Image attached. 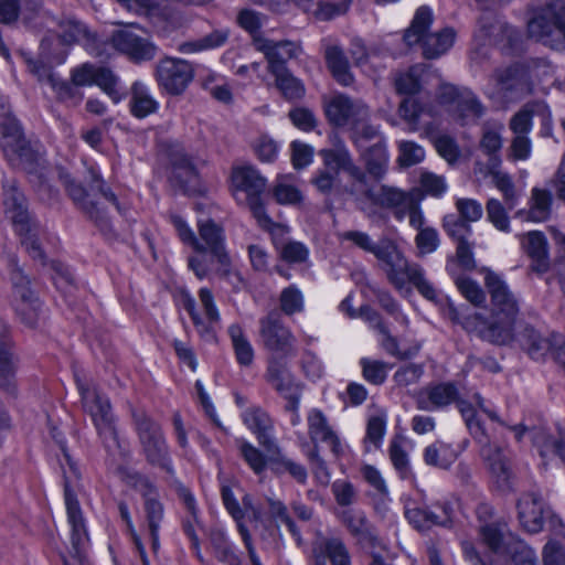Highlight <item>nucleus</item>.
<instances>
[{
    "instance_id": "1",
    "label": "nucleus",
    "mask_w": 565,
    "mask_h": 565,
    "mask_svg": "<svg viewBox=\"0 0 565 565\" xmlns=\"http://www.w3.org/2000/svg\"><path fill=\"white\" fill-rule=\"evenodd\" d=\"M484 285L491 297L492 321L479 315L465 318L462 324L469 332L497 343H509L513 338V327L519 313V301L504 279L497 273L484 269Z\"/></svg>"
},
{
    "instance_id": "2",
    "label": "nucleus",
    "mask_w": 565,
    "mask_h": 565,
    "mask_svg": "<svg viewBox=\"0 0 565 565\" xmlns=\"http://www.w3.org/2000/svg\"><path fill=\"white\" fill-rule=\"evenodd\" d=\"M324 168L317 172L312 184L321 193H330L338 180L339 173L344 172L352 181L347 189L351 195L360 193V186L366 183V172L355 163L350 150L343 142L332 149H322L319 152Z\"/></svg>"
},
{
    "instance_id": "3",
    "label": "nucleus",
    "mask_w": 565,
    "mask_h": 565,
    "mask_svg": "<svg viewBox=\"0 0 565 565\" xmlns=\"http://www.w3.org/2000/svg\"><path fill=\"white\" fill-rule=\"evenodd\" d=\"M3 190L4 212L12 221L17 234L21 237V244L32 258L44 264L45 257L38 243L40 228L26 210L24 195L17 188L14 180H8L3 184Z\"/></svg>"
},
{
    "instance_id": "4",
    "label": "nucleus",
    "mask_w": 565,
    "mask_h": 565,
    "mask_svg": "<svg viewBox=\"0 0 565 565\" xmlns=\"http://www.w3.org/2000/svg\"><path fill=\"white\" fill-rule=\"evenodd\" d=\"M433 18V11L429 7H419L404 34V41L408 46L422 44L423 54L426 58L439 57L452 46L455 40V32L449 28L428 33Z\"/></svg>"
},
{
    "instance_id": "5",
    "label": "nucleus",
    "mask_w": 565,
    "mask_h": 565,
    "mask_svg": "<svg viewBox=\"0 0 565 565\" xmlns=\"http://www.w3.org/2000/svg\"><path fill=\"white\" fill-rule=\"evenodd\" d=\"M60 466L64 478V501L67 512V520L72 529V544L76 552L86 539L85 521L79 502L75 494V488L81 479V471L77 462L71 457L65 447H62Z\"/></svg>"
},
{
    "instance_id": "6",
    "label": "nucleus",
    "mask_w": 565,
    "mask_h": 565,
    "mask_svg": "<svg viewBox=\"0 0 565 565\" xmlns=\"http://www.w3.org/2000/svg\"><path fill=\"white\" fill-rule=\"evenodd\" d=\"M232 182L236 201L247 205L258 224L268 228L270 218L266 214L262 201V194L266 189V179L253 167H239L234 169Z\"/></svg>"
},
{
    "instance_id": "7",
    "label": "nucleus",
    "mask_w": 565,
    "mask_h": 565,
    "mask_svg": "<svg viewBox=\"0 0 565 565\" xmlns=\"http://www.w3.org/2000/svg\"><path fill=\"white\" fill-rule=\"evenodd\" d=\"M143 454L149 463L157 466L170 475L173 467L168 451L166 439L159 425L152 422L143 412L132 413Z\"/></svg>"
},
{
    "instance_id": "8",
    "label": "nucleus",
    "mask_w": 565,
    "mask_h": 565,
    "mask_svg": "<svg viewBox=\"0 0 565 565\" xmlns=\"http://www.w3.org/2000/svg\"><path fill=\"white\" fill-rule=\"evenodd\" d=\"M529 35L547 45L558 44L565 40V6L551 3L542 8L527 22Z\"/></svg>"
},
{
    "instance_id": "9",
    "label": "nucleus",
    "mask_w": 565,
    "mask_h": 565,
    "mask_svg": "<svg viewBox=\"0 0 565 565\" xmlns=\"http://www.w3.org/2000/svg\"><path fill=\"white\" fill-rule=\"evenodd\" d=\"M83 409L92 418L98 435L106 441L117 443L115 418L107 396L78 382Z\"/></svg>"
},
{
    "instance_id": "10",
    "label": "nucleus",
    "mask_w": 565,
    "mask_h": 565,
    "mask_svg": "<svg viewBox=\"0 0 565 565\" xmlns=\"http://www.w3.org/2000/svg\"><path fill=\"white\" fill-rule=\"evenodd\" d=\"M324 113L332 126L348 130L371 118V109L366 103L342 93L334 94L326 102Z\"/></svg>"
},
{
    "instance_id": "11",
    "label": "nucleus",
    "mask_w": 565,
    "mask_h": 565,
    "mask_svg": "<svg viewBox=\"0 0 565 565\" xmlns=\"http://www.w3.org/2000/svg\"><path fill=\"white\" fill-rule=\"evenodd\" d=\"M437 98L461 125L476 121L483 114L481 103L477 96L466 87L459 88L451 84H441L438 89Z\"/></svg>"
},
{
    "instance_id": "12",
    "label": "nucleus",
    "mask_w": 565,
    "mask_h": 565,
    "mask_svg": "<svg viewBox=\"0 0 565 565\" xmlns=\"http://www.w3.org/2000/svg\"><path fill=\"white\" fill-rule=\"evenodd\" d=\"M1 147L6 158L12 164H20L30 156L26 141L17 119L11 115L9 100L0 95Z\"/></svg>"
},
{
    "instance_id": "13",
    "label": "nucleus",
    "mask_w": 565,
    "mask_h": 565,
    "mask_svg": "<svg viewBox=\"0 0 565 565\" xmlns=\"http://www.w3.org/2000/svg\"><path fill=\"white\" fill-rule=\"evenodd\" d=\"M259 343L271 353L292 356L296 353V337L276 313L259 320Z\"/></svg>"
},
{
    "instance_id": "14",
    "label": "nucleus",
    "mask_w": 565,
    "mask_h": 565,
    "mask_svg": "<svg viewBox=\"0 0 565 565\" xmlns=\"http://www.w3.org/2000/svg\"><path fill=\"white\" fill-rule=\"evenodd\" d=\"M381 268L385 271L387 280L398 291L407 290V285L414 276L418 275L420 266L412 264L399 250L396 244L391 241L377 257Z\"/></svg>"
},
{
    "instance_id": "15",
    "label": "nucleus",
    "mask_w": 565,
    "mask_h": 565,
    "mask_svg": "<svg viewBox=\"0 0 565 565\" xmlns=\"http://www.w3.org/2000/svg\"><path fill=\"white\" fill-rule=\"evenodd\" d=\"M194 77L192 65L181 58L167 57L161 60L156 68L158 86L167 94L178 96L183 94Z\"/></svg>"
},
{
    "instance_id": "16",
    "label": "nucleus",
    "mask_w": 565,
    "mask_h": 565,
    "mask_svg": "<svg viewBox=\"0 0 565 565\" xmlns=\"http://www.w3.org/2000/svg\"><path fill=\"white\" fill-rule=\"evenodd\" d=\"M265 379L267 383L295 409L300 403L302 384L296 380L285 361L273 356L268 360Z\"/></svg>"
},
{
    "instance_id": "17",
    "label": "nucleus",
    "mask_w": 565,
    "mask_h": 565,
    "mask_svg": "<svg viewBox=\"0 0 565 565\" xmlns=\"http://www.w3.org/2000/svg\"><path fill=\"white\" fill-rule=\"evenodd\" d=\"M12 280L15 311L25 326L33 328L42 313L41 302L31 290L29 280L20 271L14 274Z\"/></svg>"
},
{
    "instance_id": "18",
    "label": "nucleus",
    "mask_w": 565,
    "mask_h": 565,
    "mask_svg": "<svg viewBox=\"0 0 565 565\" xmlns=\"http://www.w3.org/2000/svg\"><path fill=\"white\" fill-rule=\"evenodd\" d=\"M198 227L200 238L204 243L202 244L203 247H205V249L216 258L221 266V275L230 276L232 274L230 268L231 260L225 250V235L223 227L209 218L199 220Z\"/></svg>"
},
{
    "instance_id": "19",
    "label": "nucleus",
    "mask_w": 565,
    "mask_h": 565,
    "mask_svg": "<svg viewBox=\"0 0 565 565\" xmlns=\"http://www.w3.org/2000/svg\"><path fill=\"white\" fill-rule=\"evenodd\" d=\"M255 49L262 52L268 62V72L275 73L286 70V62L298 57L302 49L290 41L274 42L264 36H255Z\"/></svg>"
},
{
    "instance_id": "20",
    "label": "nucleus",
    "mask_w": 565,
    "mask_h": 565,
    "mask_svg": "<svg viewBox=\"0 0 565 565\" xmlns=\"http://www.w3.org/2000/svg\"><path fill=\"white\" fill-rule=\"evenodd\" d=\"M550 514L540 493L526 492L518 501V516L524 531L535 534L542 531Z\"/></svg>"
},
{
    "instance_id": "21",
    "label": "nucleus",
    "mask_w": 565,
    "mask_h": 565,
    "mask_svg": "<svg viewBox=\"0 0 565 565\" xmlns=\"http://www.w3.org/2000/svg\"><path fill=\"white\" fill-rule=\"evenodd\" d=\"M242 419L247 428L257 436L258 443L268 454H279V446L270 434L271 419L263 408L258 406L246 408L242 414Z\"/></svg>"
},
{
    "instance_id": "22",
    "label": "nucleus",
    "mask_w": 565,
    "mask_h": 565,
    "mask_svg": "<svg viewBox=\"0 0 565 565\" xmlns=\"http://www.w3.org/2000/svg\"><path fill=\"white\" fill-rule=\"evenodd\" d=\"M308 435L318 448V443L327 444L332 454L339 457L343 452V447L337 433L330 426L327 416L318 408H312L307 416Z\"/></svg>"
},
{
    "instance_id": "23",
    "label": "nucleus",
    "mask_w": 565,
    "mask_h": 565,
    "mask_svg": "<svg viewBox=\"0 0 565 565\" xmlns=\"http://www.w3.org/2000/svg\"><path fill=\"white\" fill-rule=\"evenodd\" d=\"M478 444L480 445V456L498 487L508 488L512 472L502 449L493 445L487 435L484 440Z\"/></svg>"
},
{
    "instance_id": "24",
    "label": "nucleus",
    "mask_w": 565,
    "mask_h": 565,
    "mask_svg": "<svg viewBox=\"0 0 565 565\" xmlns=\"http://www.w3.org/2000/svg\"><path fill=\"white\" fill-rule=\"evenodd\" d=\"M111 43L116 50L135 61L151 60L156 55V46L130 30L115 32L111 36Z\"/></svg>"
},
{
    "instance_id": "25",
    "label": "nucleus",
    "mask_w": 565,
    "mask_h": 565,
    "mask_svg": "<svg viewBox=\"0 0 565 565\" xmlns=\"http://www.w3.org/2000/svg\"><path fill=\"white\" fill-rule=\"evenodd\" d=\"M199 299L204 315L201 316L195 310V303L192 298L185 301V309L189 311L192 321L199 332H209L220 321V312L215 305L214 297L210 289L201 288L199 290Z\"/></svg>"
},
{
    "instance_id": "26",
    "label": "nucleus",
    "mask_w": 565,
    "mask_h": 565,
    "mask_svg": "<svg viewBox=\"0 0 565 565\" xmlns=\"http://www.w3.org/2000/svg\"><path fill=\"white\" fill-rule=\"evenodd\" d=\"M458 398V390L452 383H440L424 388L417 395V407L422 411H435L447 407Z\"/></svg>"
},
{
    "instance_id": "27",
    "label": "nucleus",
    "mask_w": 565,
    "mask_h": 565,
    "mask_svg": "<svg viewBox=\"0 0 565 565\" xmlns=\"http://www.w3.org/2000/svg\"><path fill=\"white\" fill-rule=\"evenodd\" d=\"M360 186V193H364L367 199L383 207L393 209L394 212H399L417 195L418 189H413L405 192L398 188L390 185H381L376 193L369 189Z\"/></svg>"
},
{
    "instance_id": "28",
    "label": "nucleus",
    "mask_w": 565,
    "mask_h": 565,
    "mask_svg": "<svg viewBox=\"0 0 565 565\" xmlns=\"http://www.w3.org/2000/svg\"><path fill=\"white\" fill-rule=\"evenodd\" d=\"M160 104L150 88L141 81L131 84L129 93V111L138 119H143L159 110Z\"/></svg>"
},
{
    "instance_id": "29",
    "label": "nucleus",
    "mask_w": 565,
    "mask_h": 565,
    "mask_svg": "<svg viewBox=\"0 0 565 565\" xmlns=\"http://www.w3.org/2000/svg\"><path fill=\"white\" fill-rule=\"evenodd\" d=\"M522 246L532 259L531 268L537 274H544L550 268L547 241L542 232L532 231L524 235Z\"/></svg>"
},
{
    "instance_id": "30",
    "label": "nucleus",
    "mask_w": 565,
    "mask_h": 565,
    "mask_svg": "<svg viewBox=\"0 0 565 565\" xmlns=\"http://www.w3.org/2000/svg\"><path fill=\"white\" fill-rule=\"evenodd\" d=\"M316 565H326L328 557L332 565H351L350 553L339 537L322 539L316 543L313 548Z\"/></svg>"
},
{
    "instance_id": "31",
    "label": "nucleus",
    "mask_w": 565,
    "mask_h": 565,
    "mask_svg": "<svg viewBox=\"0 0 565 565\" xmlns=\"http://www.w3.org/2000/svg\"><path fill=\"white\" fill-rule=\"evenodd\" d=\"M480 535L488 547L494 552L509 554L514 552L510 547V542L514 540V536L508 531L504 522L495 521L491 524H481Z\"/></svg>"
},
{
    "instance_id": "32",
    "label": "nucleus",
    "mask_w": 565,
    "mask_h": 565,
    "mask_svg": "<svg viewBox=\"0 0 565 565\" xmlns=\"http://www.w3.org/2000/svg\"><path fill=\"white\" fill-rule=\"evenodd\" d=\"M14 374L8 327L0 320V387L10 392L14 386Z\"/></svg>"
},
{
    "instance_id": "33",
    "label": "nucleus",
    "mask_w": 565,
    "mask_h": 565,
    "mask_svg": "<svg viewBox=\"0 0 565 565\" xmlns=\"http://www.w3.org/2000/svg\"><path fill=\"white\" fill-rule=\"evenodd\" d=\"M521 348L535 361H543L553 347L550 337L542 335L532 327H525L519 335Z\"/></svg>"
},
{
    "instance_id": "34",
    "label": "nucleus",
    "mask_w": 565,
    "mask_h": 565,
    "mask_svg": "<svg viewBox=\"0 0 565 565\" xmlns=\"http://www.w3.org/2000/svg\"><path fill=\"white\" fill-rule=\"evenodd\" d=\"M367 172L376 179H381L387 171L388 153L384 141H376L370 147L359 150Z\"/></svg>"
},
{
    "instance_id": "35",
    "label": "nucleus",
    "mask_w": 565,
    "mask_h": 565,
    "mask_svg": "<svg viewBox=\"0 0 565 565\" xmlns=\"http://www.w3.org/2000/svg\"><path fill=\"white\" fill-rule=\"evenodd\" d=\"M342 522L360 543L375 544L376 535L369 523L366 515L360 510H347L342 513Z\"/></svg>"
},
{
    "instance_id": "36",
    "label": "nucleus",
    "mask_w": 565,
    "mask_h": 565,
    "mask_svg": "<svg viewBox=\"0 0 565 565\" xmlns=\"http://www.w3.org/2000/svg\"><path fill=\"white\" fill-rule=\"evenodd\" d=\"M359 316L370 324V328L382 335L381 345L388 354L404 358L399 351L397 339L391 334L388 328L384 324L381 316L375 310L370 307H362Z\"/></svg>"
},
{
    "instance_id": "37",
    "label": "nucleus",
    "mask_w": 565,
    "mask_h": 565,
    "mask_svg": "<svg viewBox=\"0 0 565 565\" xmlns=\"http://www.w3.org/2000/svg\"><path fill=\"white\" fill-rule=\"evenodd\" d=\"M326 61L335 81L342 86H350L354 77L350 71L349 62L343 51L338 45H329L326 49Z\"/></svg>"
},
{
    "instance_id": "38",
    "label": "nucleus",
    "mask_w": 565,
    "mask_h": 565,
    "mask_svg": "<svg viewBox=\"0 0 565 565\" xmlns=\"http://www.w3.org/2000/svg\"><path fill=\"white\" fill-rule=\"evenodd\" d=\"M64 185L68 195L79 209L100 225H106V221L102 216L99 209L94 202L88 200V194L82 184L75 182L70 177H64Z\"/></svg>"
},
{
    "instance_id": "39",
    "label": "nucleus",
    "mask_w": 565,
    "mask_h": 565,
    "mask_svg": "<svg viewBox=\"0 0 565 565\" xmlns=\"http://www.w3.org/2000/svg\"><path fill=\"white\" fill-rule=\"evenodd\" d=\"M456 459V450L444 441H436L424 449V461L431 467L448 469Z\"/></svg>"
},
{
    "instance_id": "40",
    "label": "nucleus",
    "mask_w": 565,
    "mask_h": 565,
    "mask_svg": "<svg viewBox=\"0 0 565 565\" xmlns=\"http://www.w3.org/2000/svg\"><path fill=\"white\" fill-rule=\"evenodd\" d=\"M552 201V194L548 190L533 188L526 218L533 222L546 221L551 214Z\"/></svg>"
},
{
    "instance_id": "41",
    "label": "nucleus",
    "mask_w": 565,
    "mask_h": 565,
    "mask_svg": "<svg viewBox=\"0 0 565 565\" xmlns=\"http://www.w3.org/2000/svg\"><path fill=\"white\" fill-rule=\"evenodd\" d=\"M228 335L237 362L243 366H249L254 361V349L243 328L239 324L230 326Z\"/></svg>"
},
{
    "instance_id": "42",
    "label": "nucleus",
    "mask_w": 565,
    "mask_h": 565,
    "mask_svg": "<svg viewBox=\"0 0 565 565\" xmlns=\"http://www.w3.org/2000/svg\"><path fill=\"white\" fill-rule=\"evenodd\" d=\"M230 36L227 28L213 30L200 40L182 43L179 47L180 52L190 54L204 50L216 49L226 43Z\"/></svg>"
},
{
    "instance_id": "43",
    "label": "nucleus",
    "mask_w": 565,
    "mask_h": 565,
    "mask_svg": "<svg viewBox=\"0 0 565 565\" xmlns=\"http://www.w3.org/2000/svg\"><path fill=\"white\" fill-rule=\"evenodd\" d=\"M273 195L279 204H298L303 199L291 174L279 175L276 179Z\"/></svg>"
},
{
    "instance_id": "44",
    "label": "nucleus",
    "mask_w": 565,
    "mask_h": 565,
    "mask_svg": "<svg viewBox=\"0 0 565 565\" xmlns=\"http://www.w3.org/2000/svg\"><path fill=\"white\" fill-rule=\"evenodd\" d=\"M271 74L275 76L276 87L286 99L295 100L305 95L303 84L288 68Z\"/></svg>"
},
{
    "instance_id": "45",
    "label": "nucleus",
    "mask_w": 565,
    "mask_h": 565,
    "mask_svg": "<svg viewBox=\"0 0 565 565\" xmlns=\"http://www.w3.org/2000/svg\"><path fill=\"white\" fill-rule=\"evenodd\" d=\"M349 131L350 139L358 151L370 147L369 143L372 141H384L380 127L372 125L370 119L365 120L363 124L353 126Z\"/></svg>"
},
{
    "instance_id": "46",
    "label": "nucleus",
    "mask_w": 565,
    "mask_h": 565,
    "mask_svg": "<svg viewBox=\"0 0 565 565\" xmlns=\"http://www.w3.org/2000/svg\"><path fill=\"white\" fill-rule=\"evenodd\" d=\"M341 239L353 243L356 247L364 252L373 254L376 258L392 241L390 238H381L375 243L367 233L361 231H347L340 235Z\"/></svg>"
},
{
    "instance_id": "47",
    "label": "nucleus",
    "mask_w": 565,
    "mask_h": 565,
    "mask_svg": "<svg viewBox=\"0 0 565 565\" xmlns=\"http://www.w3.org/2000/svg\"><path fill=\"white\" fill-rule=\"evenodd\" d=\"M56 33L64 44L79 43L88 38L87 28L74 18L62 19L57 23Z\"/></svg>"
},
{
    "instance_id": "48",
    "label": "nucleus",
    "mask_w": 565,
    "mask_h": 565,
    "mask_svg": "<svg viewBox=\"0 0 565 565\" xmlns=\"http://www.w3.org/2000/svg\"><path fill=\"white\" fill-rule=\"evenodd\" d=\"M310 9H303L320 20H330L347 11L349 0H311Z\"/></svg>"
},
{
    "instance_id": "49",
    "label": "nucleus",
    "mask_w": 565,
    "mask_h": 565,
    "mask_svg": "<svg viewBox=\"0 0 565 565\" xmlns=\"http://www.w3.org/2000/svg\"><path fill=\"white\" fill-rule=\"evenodd\" d=\"M426 73L427 71L423 66L416 65L399 74L395 79L397 92L407 95L416 94L422 87L423 77Z\"/></svg>"
},
{
    "instance_id": "50",
    "label": "nucleus",
    "mask_w": 565,
    "mask_h": 565,
    "mask_svg": "<svg viewBox=\"0 0 565 565\" xmlns=\"http://www.w3.org/2000/svg\"><path fill=\"white\" fill-rule=\"evenodd\" d=\"M94 85L106 93L115 104L124 98V93L119 88V78L108 68L97 67Z\"/></svg>"
},
{
    "instance_id": "51",
    "label": "nucleus",
    "mask_w": 565,
    "mask_h": 565,
    "mask_svg": "<svg viewBox=\"0 0 565 565\" xmlns=\"http://www.w3.org/2000/svg\"><path fill=\"white\" fill-rule=\"evenodd\" d=\"M407 520L414 524V526L420 531L428 530L434 525H439L445 523V518H440L438 513L431 511L429 509L422 508H413L407 509L406 512Z\"/></svg>"
},
{
    "instance_id": "52",
    "label": "nucleus",
    "mask_w": 565,
    "mask_h": 565,
    "mask_svg": "<svg viewBox=\"0 0 565 565\" xmlns=\"http://www.w3.org/2000/svg\"><path fill=\"white\" fill-rule=\"evenodd\" d=\"M492 183L502 193L508 210H513L518 202V195L511 177L500 170H491Z\"/></svg>"
},
{
    "instance_id": "53",
    "label": "nucleus",
    "mask_w": 565,
    "mask_h": 565,
    "mask_svg": "<svg viewBox=\"0 0 565 565\" xmlns=\"http://www.w3.org/2000/svg\"><path fill=\"white\" fill-rule=\"evenodd\" d=\"M505 207L499 200L490 199L487 202L486 211L488 221L498 230L509 233L511 230L510 220Z\"/></svg>"
},
{
    "instance_id": "54",
    "label": "nucleus",
    "mask_w": 565,
    "mask_h": 565,
    "mask_svg": "<svg viewBox=\"0 0 565 565\" xmlns=\"http://www.w3.org/2000/svg\"><path fill=\"white\" fill-rule=\"evenodd\" d=\"M423 195L418 192L417 195L399 212H394V216L396 220L402 221L406 216H408L409 225L417 231L420 228H425V217L423 211L420 209V201Z\"/></svg>"
},
{
    "instance_id": "55",
    "label": "nucleus",
    "mask_w": 565,
    "mask_h": 565,
    "mask_svg": "<svg viewBox=\"0 0 565 565\" xmlns=\"http://www.w3.org/2000/svg\"><path fill=\"white\" fill-rule=\"evenodd\" d=\"M456 403L473 438L477 440V443H482L487 434L481 423L476 418V411L473 406L470 403L460 399L459 397L457 398Z\"/></svg>"
},
{
    "instance_id": "56",
    "label": "nucleus",
    "mask_w": 565,
    "mask_h": 565,
    "mask_svg": "<svg viewBox=\"0 0 565 565\" xmlns=\"http://www.w3.org/2000/svg\"><path fill=\"white\" fill-rule=\"evenodd\" d=\"M419 184L420 189L418 190L423 196L430 195L439 198L447 191L445 178L428 171L420 173Z\"/></svg>"
},
{
    "instance_id": "57",
    "label": "nucleus",
    "mask_w": 565,
    "mask_h": 565,
    "mask_svg": "<svg viewBox=\"0 0 565 565\" xmlns=\"http://www.w3.org/2000/svg\"><path fill=\"white\" fill-rule=\"evenodd\" d=\"M455 282L461 295L472 305L480 306L486 302V294L477 281L460 276L455 279Z\"/></svg>"
},
{
    "instance_id": "58",
    "label": "nucleus",
    "mask_w": 565,
    "mask_h": 565,
    "mask_svg": "<svg viewBox=\"0 0 565 565\" xmlns=\"http://www.w3.org/2000/svg\"><path fill=\"white\" fill-rule=\"evenodd\" d=\"M267 502L271 516L276 521H279L282 524H285L288 527L289 532L292 534V536L296 539L297 543L300 544V532L296 526L295 522L289 516L287 507L284 504V502L274 498H268Z\"/></svg>"
},
{
    "instance_id": "59",
    "label": "nucleus",
    "mask_w": 565,
    "mask_h": 565,
    "mask_svg": "<svg viewBox=\"0 0 565 565\" xmlns=\"http://www.w3.org/2000/svg\"><path fill=\"white\" fill-rule=\"evenodd\" d=\"M398 162L402 167H412L422 162L425 158V150L413 141H401L398 145Z\"/></svg>"
},
{
    "instance_id": "60",
    "label": "nucleus",
    "mask_w": 565,
    "mask_h": 565,
    "mask_svg": "<svg viewBox=\"0 0 565 565\" xmlns=\"http://www.w3.org/2000/svg\"><path fill=\"white\" fill-rule=\"evenodd\" d=\"M534 443L540 448L542 456L555 454L565 461V438H554L539 433L534 437Z\"/></svg>"
},
{
    "instance_id": "61",
    "label": "nucleus",
    "mask_w": 565,
    "mask_h": 565,
    "mask_svg": "<svg viewBox=\"0 0 565 565\" xmlns=\"http://www.w3.org/2000/svg\"><path fill=\"white\" fill-rule=\"evenodd\" d=\"M361 365L363 376L367 382L374 385H380L386 380L388 370L386 363L377 360L362 359Z\"/></svg>"
},
{
    "instance_id": "62",
    "label": "nucleus",
    "mask_w": 565,
    "mask_h": 565,
    "mask_svg": "<svg viewBox=\"0 0 565 565\" xmlns=\"http://www.w3.org/2000/svg\"><path fill=\"white\" fill-rule=\"evenodd\" d=\"M439 243L437 230L430 226L420 228L415 237V244L419 255L434 253L438 248Z\"/></svg>"
},
{
    "instance_id": "63",
    "label": "nucleus",
    "mask_w": 565,
    "mask_h": 565,
    "mask_svg": "<svg viewBox=\"0 0 565 565\" xmlns=\"http://www.w3.org/2000/svg\"><path fill=\"white\" fill-rule=\"evenodd\" d=\"M281 310L286 315H294L303 309V297L296 286H289L281 291L280 295Z\"/></svg>"
},
{
    "instance_id": "64",
    "label": "nucleus",
    "mask_w": 565,
    "mask_h": 565,
    "mask_svg": "<svg viewBox=\"0 0 565 565\" xmlns=\"http://www.w3.org/2000/svg\"><path fill=\"white\" fill-rule=\"evenodd\" d=\"M444 227L449 236L456 242L466 241L471 235V226L469 222L456 215H447L444 217Z\"/></svg>"
}]
</instances>
